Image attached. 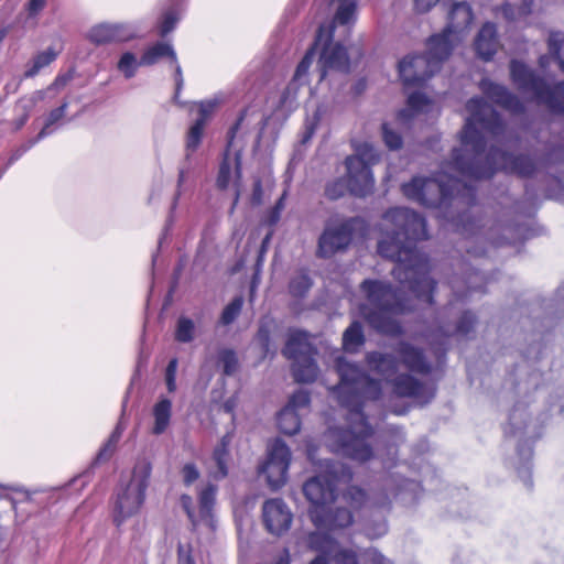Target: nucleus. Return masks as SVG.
Wrapping results in <instances>:
<instances>
[{"mask_svg":"<svg viewBox=\"0 0 564 564\" xmlns=\"http://www.w3.org/2000/svg\"><path fill=\"white\" fill-rule=\"evenodd\" d=\"M123 430L124 426L122 425L121 422H119L115 427L113 432L111 433V435L109 436L107 443L104 445L102 448H100L95 463L105 462L111 457V455L115 452L116 445L122 435Z\"/></svg>","mask_w":564,"mask_h":564,"instance_id":"nucleus-40","label":"nucleus"},{"mask_svg":"<svg viewBox=\"0 0 564 564\" xmlns=\"http://www.w3.org/2000/svg\"><path fill=\"white\" fill-rule=\"evenodd\" d=\"M477 54L484 59L489 61L496 54L498 48L497 30L494 23H485L475 41Z\"/></svg>","mask_w":564,"mask_h":564,"instance_id":"nucleus-27","label":"nucleus"},{"mask_svg":"<svg viewBox=\"0 0 564 564\" xmlns=\"http://www.w3.org/2000/svg\"><path fill=\"white\" fill-rule=\"evenodd\" d=\"M360 288L367 297L361 314L369 325L381 334L401 335L402 327L394 316L413 310L403 293L380 280H365Z\"/></svg>","mask_w":564,"mask_h":564,"instance_id":"nucleus-5","label":"nucleus"},{"mask_svg":"<svg viewBox=\"0 0 564 564\" xmlns=\"http://www.w3.org/2000/svg\"><path fill=\"white\" fill-rule=\"evenodd\" d=\"M231 162L228 156V153L225 154V158L219 166V172L217 176V187L220 189H226L230 183L231 177Z\"/></svg>","mask_w":564,"mask_h":564,"instance_id":"nucleus-51","label":"nucleus"},{"mask_svg":"<svg viewBox=\"0 0 564 564\" xmlns=\"http://www.w3.org/2000/svg\"><path fill=\"white\" fill-rule=\"evenodd\" d=\"M394 352L398 356L399 364L409 372L422 376H427L432 372L433 366L421 347L402 340L394 348Z\"/></svg>","mask_w":564,"mask_h":564,"instance_id":"nucleus-17","label":"nucleus"},{"mask_svg":"<svg viewBox=\"0 0 564 564\" xmlns=\"http://www.w3.org/2000/svg\"><path fill=\"white\" fill-rule=\"evenodd\" d=\"M392 391L401 398H411L421 405L427 404L435 395V389L419 380L413 373H399L390 380Z\"/></svg>","mask_w":564,"mask_h":564,"instance_id":"nucleus-13","label":"nucleus"},{"mask_svg":"<svg viewBox=\"0 0 564 564\" xmlns=\"http://www.w3.org/2000/svg\"><path fill=\"white\" fill-rule=\"evenodd\" d=\"M172 414V402L169 399L160 400L153 408L154 426L153 434L160 435L165 432L170 424Z\"/></svg>","mask_w":564,"mask_h":564,"instance_id":"nucleus-31","label":"nucleus"},{"mask_svg":"<svg viewBox=\"0 0 564 564\" xmlns=\"http://www.w3.org/2000/svg\"><path fill=\"white\" fill-rule=\"evenodd\" d=\"M471 21V7L465 1L455 2L448 12V22L444 31L462 40L460 34L469 28Z\"/></svg>","mask_w":564,"mask_h":564,"instance_id":"nucleus-24","label":"nucleus"},{"mask_svg":"<svg viewBox=\"0 0 564 564\" xmlns=\"http://www.w3.org/2000/svg\"><path fill=\"white\" fill-rule=\"evenodd\" d=\"M349 191V185L344 178H336L325 186V196L332 200L343 197Z\"/></svg>","mask_w":564,"mask_h":564,"instance_id":"nucleus-50","label":"nucleus"},{"mask_svg":"<svg viewBox=\"0 0 564 564\" xmlns=\"http://www.w3.org/2000/svg\"><path fill=\"white\" fill-rule=\"evenodd\" d=\"M463 149L462 145L459 150ZM455 151L458 149L453 150L452 161L435 177H413L411 182L402 185L403 194L411 200L433 208L446 207L452 200L471 204L475 200V188L448 174V170H451L466 177L457 170ZM467 178L470 177L467 176Z\"/></svg>","mask_w":564,"mask_h":564,"instance_id":"nucleus-4","label":"nucleus"},{"mask_svg":"<svg viewBox=\"0 0 564 564\" xmlns=\"http://www.w3.org/2000/svg\"><path fill=\"white\" fill-rule=\"evenodd\" d=\"M310 401L311 398L308 392L299 390L292 394L285 406H291L293 411L297 412V410L306 408L310 404Z\"/></svg>","mask_w":564,"mask_h":564,"instance_id":"nucleus-58","label":"nucleus"},{"mask_svg":"<svg viewBox=\"0 0 564 564\" xmlns=\"http://www.w3.org/2000/svg\"><path fill=\"white\" fill-rule=\"evenodd\" d=\"M337 4L335 21L340 24H350L356 19V0H333Z\"/></svg>","mask_w":564,"mask_h":564,"instance_id":"nucleus-37","label":"nucleus"},{"mask_svg":"<svg viewBox=\"0 0 564 564\" xmlns=\"http://www.w3.org/2000/svg\"><path fill=\"white\" fill-rule=\"evenodd\" d=\"M313 355L304 356L292 364V373L296 382L311 383L316 380L318 367Z\"/></svg>","mask_w":564,"mask_h":564,"instance_id":"nucleus-29","label":"nucleus"},{"mask_svg":"<svg viewBox=\"0 0 564 564\" xmlns=\"http://www.w3.org/2000/svg\"><path fill=\"white\" fill-rule=\"evenodd\" d=\"M352 479L351 469L334 460H325L323 469L316 476L307 479L303 485V494L312 503V508H325L335 501L338 486Z\"/></svg>","mask_w":564,"mask_h":564,"instance_id":"nucleus-6","label":"nucleus"},{"mask_svg":"<svg viewBox=\"0 0 564 564\" xmlns=\"http://www.w3.org/2000/svg\"><path fill=\"white\" fill-rule=\"evenodd\" d=\"M220 104L221 99L218 97L195 102V105L198 107V118L195 120V122H200V124L206 126L215 110L220 106Z\"/></svg>","mask_w":564,"mask_h":564,"instance_id":"nucleus-46","label":"nucleus"},{"mask_svg":"<svg viewBox=\"0 0 564 564\" xmlns=\"http://www.w3.org/2000/svg\"><path fill=\"white\" fill-rule=\"evenodd\" d=\"M382 138L390 150H398L402 147L401 135L389 128L388 123L382 124Z\"/></svg>","mask_w":564,"mask_h":564,"instance_id":"nucleus-54","label":"nucleus"},{"mask_svg":"<svg viewBox=\"0 0 564 564\" xmlns=\"http://www.w3.org/2000/svg\"><path fill=\"white\" fill-rule=\"evenodd\" d=\"M216 490V486L208 485L199 494V521L209 527H213V508L215 505Z\"/></svg>","mask_w":564,"mask_h":564,"instance_id":"nucleus-30","label":"nucleus"},{"mask_svg":"<svg viewBox=\"0 0 564 564\" xmlns=\"http://www.w3.org/2000/svg\"><path fill=\"white\" fill-rule=\"evenodd\" d=\"M312 286L313 281L311 276L306 271L301 270L291 278L289 292L293 297L302 299L306 296Z\"/></svg>","mask_w":564,"mask_h":564,"instance_id":"nucleus-36","label":"nucleus"},{"mask_svg":"<svg viewBox=\"0 0 564 564\" xmlns=\"http://www.w3.org/2000/svg\"><path fill=\"white\" fill-rule=\"evenodd\" d=\"M345 164L347 169L349 192L352 195L360 197L370 193L373 186L370 165L365 164L362 160L357 158H347Z\"/></svg>","mask_w":564,"mask_h":564,"instance_id":"nucleus-18","label":"nucleus"},{"mask_svg":"<svg viewBox=\"0 0 564 564\" xmlns=\"http://www.w3.org/2000/svg\"><path fill=\"white\" fill-rule=\"evenodd\" d=\"M176 368H177L176 359H172L166 367L165 379H166V387L170 392H173L176 389V382H175Z\"/></svg>","mask_w":564,"mask_h":564,"instance_id":"nucleus-64","label":"nucleus"},{"mask_svg":"<svg viewBox=\"0 0 564 564\" xmlns=\"http://www.w3.org/2000/svg\"><path fill=\"white\" fill-rule=\"evenodd\" d=\"M310 518L318 529L336 530L349 527L354 517L350 510L346 508H336L334 510L325 508H311Z\"/></svg>","mask_w":564,"mask_h":564,"instance_id":"nucleus-20","label":"nucleus"},{"mask_svg":"<svg viewBox=\"0 0 564 564\" xmlns=\"http://www.w3.org/2000/svg\"><path fill=\"white\" fill-rule=\"evenodd\" d=\"M276 420L280 431L286 435H294L300 431V416L291 406H284L279 412Z\"/></svg>","mask_w":564,"mask_h":564,"instance_id":"nucleus-34","label":"nucleus"},{"mask_svg":"<svg viewBox=\"0 0 564 564\" xmlns=\"http://www.w3.org/2000/svg\"><path fill=\"white\" fill-rule=\"evenodd\" d=\"M46 91L48 90L34 91L30 97L20 99L19 106L21 108H28L31 111L39 101L45 98Z\"/></svg>","mask_w":564,"mask_h":564,"instance_id":"nucleus-62","label":"nucleus"},{"mask_svg":"<svg viewBox=\"0 0 564 564\" xmlns=\"http://www.w3.org/2000/svg\"><path fill=\"white\" fill-rule=\"evenodd\" d=\"M364 344L362 326L359 322H352L343 334V348L347 352H357Z\"/></svg>","mask_w":564,"mask_h":564,"instance_id":"nucleus-32","label":"nucleus"},{"mask_svg":"<svg viewBox=\"0 0 564 564\" xmlns=\"http://www.w3.org/2000/svg\"><path fill=\"white\" fill-rule=\"evenodd\" d=\"M205 126L200 124V122H193V124L188 128L186 134V143H185V160L189 161L191 155L198 149L203 134H204Z\"/></svg>","mask_w":564,"mask_h":564,"instance_id":"nucleus-38","label":"nucleus"},{"mask_svg":"<svg viewBox=\"0 0 564 564\" xmlns=\"http://www.w3.org/2000/svg\"><path fill=\"white\" fill-rule=\"evenodd\" d=\"M382 219L384 237L378 242L379 254L394 262L392 274L404 289L416 300L432 304L436 282L429 275L426 254L415 247L429 238L425 219L406 207L390 208Z\"/></svg>","mask_w":564,"mask_h":564,"instance_id":"nucleus-1","label":"nucleus"},{"mask_svg":"<svg viewBox=\"0 0 564 564\" xmlns=\"http://www.w3.org/2000/svg\"><path fill=\"white\" fill-rule=\"evenodd\" d=\"M282 354L288 359H292L293 362L304 356L314 354L313 346L308 341V334L304 330L291 329Z\"/></svg>","mask_w":564,"mask_h":564,"instance_id":"nucleus-26","label":"nucleus"},{"mask_svg":"<svg viewBox=\"0 0 564 564\" xmlns=\"http://www.w3.org/2000/svg\"><path fill=\"white\" fill-rule=\"evenodd\" d=\"M307 545L311 550L317 551L324 556H332L337 547V542L327 533L313 532L307 538Z\"/></svg>","mask_w":564,"mask_h":564,"instance_id":"nucleus-33","label":"nucleus"},{"mask_svg":"<svg viewBox=\"0 0 564 564\" xmlns=\"http://www.w3.org/2000/svg\"><path fill=\"white\" fill-rule=\"evenodd\" d=\"M547 44L550 53L557 59L561 69L564 72V33L551 32Z\"/></svg>","mask_w":564,"mask_h":564,"instance_id":"nucleus-42","label":"nucleus"},{"mask_svg":"<svg viewBox=\"0 0 564 564\" xmlns=\"http://www.w3.org/2000/svg\"><path fill=\"white\" fill-rule=\"evenodd\" d=\"M366 564H392V562L376 549H368L364 553Z\"/></svg>","mask_w":564,"mask_h":564,"instance_id":"nucleus-61","label":"nucleus"},{"mask_svg":"<svg viewBox=\"0 0 564 564\" xmlns=\"http://www.w3.org/2000/svg\"><path fill=\"white\" fill-rule=\"evenodd\" d=\"M262 518L268 532L279 536L290 529L293 516L282 499L273 498L264 501Z\"/></svg>","mask_w":564,"mask_h":564,"instance_id":"nucleus-15","label":"nucleus"},{"mask_svg":"<svg viewBox=\"0 0 564 564\" xmlns=\"http://www.w3.org/2000/svg\"><path fill=\"white\" fill-rule=\"evenodd\" d=\"M479 88L492 102L511 113L521 115L524 112L525 108L522 101L505 86L485 78L479 83Z\"/></svg>","mask_w":564,"mask_h":564,"instance_id":"nucleus-19","label":"nucleus"},{"mask_svg":"<svg viewBox=\"0 0 564 564\" xmlns=\"http://www.w3.org/2000/svg\"><path fill=\"white\" fill-rule=\"evenodd\" d=\"M285 196H286V193H283L282 196L276 200L273 208L270 210V213L268 215V220H267L269 225L273 226L280 220L281 213L285 207V204H284Z\"/></svg>","mask_w":564,"mask_h":564,"instance_id":"nucleus-60","label":"nucleus"},{"mask_svg":"<svg viewBox=\"0 0 564 564\" xmlns=\"http://www.w3.org/2000/svg\"><path fill=\"white\" fill-rule=\"evenodd\" d=\"M510 73L513 83L521 91L531 94L539 104L546 105L552 111H564V82L550 85L518 61L511 62Z\"/></svg>","mask_w":564,"mask_h":564,"instance_id":"nucleus-7","label":"nucleus"},{"mask_svg":"<svg viewBox=\"0 0 564 564\" xmlns=\"http://www.w3.org/2000/svg\"><path fill=\"white\" fill-rule=\"evenodd\" d=\"M195 324L191 318L180 317L177 321L175 339L180 343H191L194 339Z\"/></svg>","mask_w":564,"mask_h":564,"instance_id":"nucleus-47","label":"nucleus"},{"mask_svg":"<svg viewBox=\"0 0 564 564\" xmlns=\"http://www.w3.org/2000/svg\"><path fill=\"white\" fill-rule=\"evenodd\" d=\"M231 442V434L226 433L219 444L214 448L213 452V462L217 467V470L213 471V477L215 479L225 478L228 475V463L230 459L229 454V445Z\"/></svg>","mask_w":564,"mask_h":564,"instance_id":"nucleus-28","label":"nucleus"},{"mask_svg":"<svg viewBox=\"0 0 564 564\" xmlns=\"http://www.w3.org/2000/svg\"><path fill=\"white\" fill-rule=\"evenodd\" d=\"M180 503L183 510L186 512L192 525L196 528L200 524L199 516L195 513L193 508V499L188 495H182L180 498Z\"/></svg>","mask_w":564,"mask_h":564,"instance_id":"nucleus-59","label":"nucleus"},{"mask_svg":"<svg viewBox=\"0 0 564 564\" xmlns=\"http://www.w3.org/2000/svg\"><path fill=\"white\" fill-rule=\"evenodd\" d=\"M339 382L333 392L341 406L348 410L349 429L330 427L325 434L327 446L333 453L356 462H367L372 448L367 443L371 426L362 412L366 401H376L381 397L380 380L371 378L361 367L343 357L336 359Z\"/></svg>","mask_w":564,"mask_h":564,"instance_id":"nucleus-3","label":"nucleus"},{"mask_svg":"<svg viewBox=\"0 0 564 564\" xmlns=\"http://www.w3.org/2000/svg\"><path fill=\"white\" fill-rule=\"evenodd\" d=\"M460 41L451 33L443 31L441 34L432 35L427 43V52L425 53L433 62H437V68L449 57L455 45Z\"/></svg>","mask_w":564,"mask_h":564,"instance_id":"nucleus-23","label":"nucleus"},{"mask_svg":"<svg viewBox=\"0 0 564 564\" xmlns=\"http://www.w3.org/2000/svg\"><path fill=\"white\" fill-rule=\"evenodd\" d=\"M67 107H68V101L64 100L59 107L50 111L44 127L36 135V140H42L52 133L51 127L53 124L57 123L65 116Z\"/></svg>","mask_w":564,"mask_h":564,"instance_id":"nucleus-44","label":"nucleus"},{"mask_svg":"<svg viewBox=\"0 0 564 564\" xmlns=\"http://www.w3.org/2000/svg\"><path fill=\"white\" fill-rule=\"evenodd\" d=\"M332 558L335 564H359L357 554L349 549H341L337 546L335 552L332 554Z\"/></svg>","mask_w":564,"mask_h":564,"instance_id":"nucleus-55","label":"nucleus"},{"mask_svg":"<svg viewBox=\"0 0 564 564\" xmlns=\"http://www.w3.org/2000/svg\"><path fill=\"white\" fill-rule=\"evenodd\" d=\"M335 24H339L333 20L329 25H321L324 28L323 37L319 42L317 62V70L319 73V82H322L329 70H337L341 73L349 72V57L346 48L339 43H333V32Z\"/></svg>","mask_w":564,"mask_h":564,"instance_id":"nucleus-9","label":"nucleus"},{"mask_svg":"<svg viewBox=\"0 0 564 564\" xmlns=\"http://www.w3.org/2000/svg\"><path fill=\"white\" fill-rule=\"evenodd\" d=\"M429 102L430 100L424 94L420 91L411 94L408 98V107L399 111V119L403 122L409 121L415 113L423 111Z\"/></svg>","mask_w":564,"mask_h":564,"instance_id":"nucleus-35","label":"nucleus"},{"mask_svg":"<svg viewBox=\"0 0 564 564\" xmlns=\"http://www.w3.org/2000/svg\"><path fill=\"white\" fill-rule=\"evenodd\" d=\"M355 155L350 158H357L362 160L365 164L372 165L379 161V154L375 147L369 142L354 143Z\"/></svg>","mask_w":564,"mask_h":564,"instance_id":"nucleus-45","label":"nucleus"},{"mask_svg":"<svg viewBox=\"0 0 564 564\" xmlns=\"http://www.w3.org/2000/svg\"><path fill=\"white\" fill-rule=\"evenodd\" d=\"M369 369L384 379L394 378L399 370L398 356L381 351H370L366 355Z\"/></svg>","mask_w":564,"mask_h":564,"instance_id":"nucleus-25","label":"nucleus"},{"mask_svg":"<svg viewBox=\"0 0 564 564\" xmlns=\"http://www.w3.org/2000/svg\"><path fill=\"white\" fill-rule=\"evenodd\" d=\"M133 37L135 30L129 23L102 22L91 26L87 33L88 41L97 46L127 42Z\"/></svg>","mask_w":564,"mask_h":564,"instance_id":"nucleus-14","label":"nucleus"},{"mask_svg":"<svg viewBox=\"0 0 564 564\" xmlns=\"http://www.w3.org/2000/svg\"><path fill=\"white\" fill-rule=\"evenodd\" d=\"M476 324V315L470 311H466L462 314L455 326L442 324L429 337L432 343L440 345H443L452 336L468 338L469 334L474 332Z\"/></svg>","mask_w":564,"mask_h":564,"instance_id":"nucleus-22","label":"nucleus"},{"mask_svg":"<svg viewBox=\"0 0 564 564\" xmlns=\"http://www.w3.org/2000/svg\"><path fill=\"white\" fill-rule=\"evenodd\" d=\"M152 466L148 460L138 462L133 468L131 479L122 487L116 497L113 506V521L120 527L128 518L140 510L145 499Z\"/></svg>","mask_w":564,"mask_h":564,"instance_id":"nucleus-8","label":"nucleus"},{"mask_svg":"<svg viewBox=\"0 0 564 564\" xmlns=\"http://www.w3.org/2000/svg\"><path fill=\"white\" fill-rule=\"evenodd\" d=\"M178 21V17L173 9H170L163 13L162 21L160 23V35L165 36L172 32Z\"/></svg>","mask_w":564,"mask_h":564,"instance_id":"nucleus-56","label":"nucleus"},{"mask_svg":"<svg viewBox=\"0 0 564 564\" xmlns=\"http://www.w3.org/2000/svg\"><path fill=\"white\" fill-rule=\"evenodd\" d=\"M438 70L437 62L426 54L409 55L399 62V75L405 86H422Z\"/></svg>","mask_w":564,"mask_h":564,"instance_id":"nucleus-12","label":"nucleus"},{"mask_svg":"<svg viewBox=\"0 0 564 564\" xmlns=\"http://www.w3.org/2000/svg\"><path fill=\"white\" fill-rule=\"evenodd\" d=\"M218 362L223 366L226 376H232L239 368V361L235 350L224 348L218 351Z\"/></svg>","mask_w":564,"mask_h":564,"instance_id":"nucleus-43","label":"nucleus"},{"mask_svg":"<svg viewBox=\"0 0 564 564\" xmlns=\"http://www.w3.org/2000/svg\"><path fill=\"white\" fill-rule=\"evenodd\" d=\"M117 66L118 69L123 73L124 77L129 79L135 75L138 67L142 65L135 54L126 52L121 55Z\"/></svg>","mask_w":564,"mask_h":564,"instance_id":"nucleus-49","label":"nucleus"},{"mask_svg":"<svg viewBox=\"0 0 564 564\" xmlns=\"http://www.w3.org/2000/svg\"><path fill=\"white\" fill-rule=\"evenodd\" d=\"M324 28H319L317 31L316 40L313 46L305 53L304 57L297 65L294 76L290 84L285 87L281 98H280V105L286 106L288 104H291L299 91V88L307 83V73L308 69L317 54V50L319 46V42L323 37Z\"/></svg>","mask_w":564,"mask_h":564,"instance_id":"nucleus-16","label":"nucleus"},{"mask_svg":"<svg viewBox=\"0 0 564 564\" xmlns=\"http://www.w3.org/2000/svg\"><path fill=\"white\" fill-rule=\"evenodd\" d=\"M205 126L200 124V122H193V124L188 128L186 134V143H185V160L189 161L191 155L198 149L203 134H204Z\"/></svg>","mask_w":564,"mask_h":564,"instance_id":"nucleus-39","label":"nucleus"},{"mask_svg":"<svg viewBox=\"0 0 564 564\" xmlns=\"http://www.w3.org/2000/svg\"><path fill=\"white\" fill-rule=\"evenodd\" d=\"M527 417V412L520 409H513L509 416L510 431L506 430V433L516 435L518 432L522 433L525 424L522 426L520 423Z\"/></svg>","mask_w":564,"mask_h":564,"instance_id":"nucleus-57","label":"nucleus"},{"mask_svg":"<svg viewBox=\"0 0 564 564\" xmlns=\"http://www.w3.org/2000/svg\"><path fill=\"white\" fill-rule=\"evenodd\" d=\"M162 57H170L172 63L175 65V94L174 99L177 100L178 95L183 88L184 79L182 75V68L177 63L176 53L172 45L158 42L154 45L148 47L140 58V64L144 66H151L159 62Z\"/></svg>","mask_w":564,"mask_h":564,"instance_id":"nucleus-21","label":"nucleus"},{"mask_svg":"<svg viewBox=\"0 0 564 564\" xmlns=\"http://www.w3.org/2000/svg\"><path fill=\"white\" fill-rule=\"evenodd\" d=\"M290 463L289 446L281 438H275L268 444L267 460L261 466L260 473L265 475L270 487L279 489L286 482Z\"/></svg>","mask_w":564,"mask_h":564,"instance_id":"nucleus-11","label":"nucleus"},{"mask_svg":"<svg viewBox=\"0 0 564 564\" xmlns=\"http://www.w3.org/2000/svg\"><path fill=\"white\" fill-rule=\"evenodd\" d=\"M182 475H183V481L187 486L193 484L194 481H196L199 478V471H198L197 467L192 463L184 465V467L182 469Z\"/></svg>","mask_w":564,"mask_h":564,"instance_id":"nucleus-63","label":"nucleus"},{"mask_svg":"<svg viewBox=\"0 0 564 564\" xmlns=\"http://www.w3.org/2000/svg\"><path fill=\"white\" fill-rule=\"evenodd\" d=\"M501 13L508 21H514L519 18V15H528L531 12L530 4L524 0V3L521 8H514L510 3H505L501 6Z\"/></svg>","mask_w":564,"mask_h":564,"instance_id":"nucleus-52","label":"nucleus"},{"mask_svg":"<svg viewBox=\"0 0 564 564\" xmlns=\"http://www.w3.org/2000/svg\"><path fill=\"white\" fill-rule=\"evenodd\" d=\"M345 499L354 508H360L367 500V494L357 486H350L345 494Z\"/></svg>","mask_w":564,"mask_h":564,"instance_id":"nucleus-53","label":"nucleus"},{"mask_svg":"<svg viewBox=\"0 0 564 564\" xmlns=\"http://www.w3.org/2000/svg\"><path fill=\"white\" fill-rule=\"evenodd\" d=\"M355 221V218L329 219L318 238L316 257L328 259L345 250L352 239Z\"/></svg>","mask_w":564,"mask_h":564,"instance_id":"nucleus-10","label":"nucleus"},{"mask_svg":"<svg viewBox=\"0 0 564 564\" xmlns=\"http://www.w3.org/2000/svg\"><path fill=\"white\" fill-rule=\"evenodd\" d=\"M469 117L460 133L463 150L455 151L457 170L473 180L490 178L497 170L531 176L536 165L524 154L512 155L491 148L486 152L485 133L499 137L505 131L500 115L481 97L470 98L466 104Z\"/></svg>","mask_w":564,"mask_h":564,"instance_id":"nucleus-2","label":"nucleus"},{"mask_svg":"<svg viewBox=\"0 0 564 564\" xmlns=\"http://www.w3.org/2000/svg\"><path fill=\"white\" fill-rule=\"evenodd\" d=\"M57 54L53 48H47L39 54H36L32 59V66L25 72V77L35 76L43 67L50 65L55 58Z\"/></svg>","mask_w":564,"mask_h":564,"instance_id":"nucleus-41","label":"nucleus"},{"mask_svg":"<svg viewBox=\"0 0 564 564\" xmlns=\"http://www.w3.org/2000/svg\"><path fill=\"white\" fill-rule=\"evenodd\" d=\"M242 305H243L242 297L241 296L235 297L223 310L220 318H219V323L225 326L234 323L236 321V318L239 316Z\"/></svg>","mask_w":564,"mask_h":564,"instance_id":"nucleus-48","label":"nucleus"}]
</instances>
